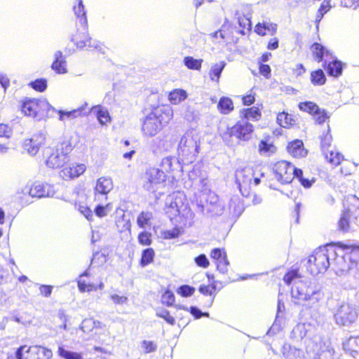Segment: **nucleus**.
Wrapping results in <instances>:
<instances>
[{"mask_svg":"<svg viewBox=\"0 0 359 359\" xmlns=\"http://www.w3.org/2000/svg\"><path fill=\"white\" fill-rule=\"evenodd\" d=\"M31 352L36 355L39 359H50L53 356L52 351L41 346H32Z\"/></svg>","mask_w":359,"mask_h":359,"instance_id":"43","label":"nucleus"},{"mask_svg":"<svg viewBox=\"0 0 359 359\" xmlns=\"http://www.w3.org/2000/svg\"><path fill=\"white\" fill-rule=\"evenodd\" d=\"M217 109L222 115H229L235 109L233 100L226 96H222L219 99Z\"/></svg>","mask_w":359,"mask_h":359,"instance_id":"25","label":"nucleus"},{"mask_svg":"<svg viewBox=\"0 0 359 359\" xmlns=\"http://www.w3.org/2000/svg\"><path fill=\"white\" fill-rule=\"evenodd\" d=\"M140 244L149 245L151 243V234L147 231L141 232L138 236Z\"/></svg>","mask_w":359,"mask_h":359,"instance_id":"61","label":"nucleus"},{"mask_svg":"<svg viewBox=\"0 0 359 359\" xmlns=\"http://www.w3.org/2000/svg\"><path fill=\"white\" fill-rule=\"evenodd\" d=\"M332 61L328 63H323V67L325 69L328 76L338 78L342 73L344 64L335 57H332Z\"/></svg>","mask_w":359,"mask_h":359,"instance_id":"19","label":"nucleus"},{"mask_svg":"<svg viewBox=\"0 0 359 359\" xmlns=\"http://www.w3.org/2000/svg\"><path fill=\"white\" fill-rule=\"evenodd\" d=\"M331 8L330 0H324L320 4L316 16V22H320L324 15L327 13Z\"/></svg>","mask_w":359,"mask_h":359,"instance_id":"52","label":"nucleus"},{"mask_svg":"<svg viewBox=\"0 0 359 359\" xmlns=\"http://www.w3.org/2000/svg\"><path fill=\"white\" fill-rule=\"evenodd\" d=\"M210 257L214 260L217 270L221 273L225 274L228 272L229 262L227 259L225 248H212Z\"/></svg>","mask_w":359,"mask_h":359,"instance_id":"13","label":"nucleus"},{"mask_svg":"<svg viewBox=\"0 0 359 359\" xmlns=\"http://www.w3.org/2000/svg\"><path fill=\"white\" fill-rule=\"evenodd\" d=\"M334 299H330L328 303L329 309L334 315L335 322L337 325L341 326H348L353 323L358 317V313L353 306L345 302H337V307L332 308L335 303Z\"/></svg>","mask_w":359,"mask_h":359,"instance_id":"6","label":"nucleus"},{"mask_svg":"<svg viewBox=\"0 0 359 359\" xmlns=\"http://www.w3.org/2000/svg\"><path fill=\"white\" fill-rule=\"evenodd\" d=\"M198 145L193 138H189L188 137H182L179 146L178 151L182 154V156H188L190 154L195 155L197 152Z\"/></svg>","mask_w":359,"mask_h":359,"instance_id":"20","label":"nucleus"},{"mask_svg":"<svg viewBox=\"0 0 359 359\" xmlns=\"http://www.w3.org/2000/svg\"><path fill=\"white\" fill-rule=\"evenodd\" d=\"M24 149L29 154L34 156L37 154L39 149V145L33 139H26L23 143Z\"/></svg>","mask_w":359,"mask_h":359,"instance_id":"50","label":"nucleus"},{"mask_svg":"<svg viewBox=\"0 0 359 359\" xmlns=\"http://www.w3.org/2000/svg\"><path fill=\"white\" fill-rule=\"evenodd\" d=\"M187 97V92L184 90L176 88L170 92L168 100L172 104H178Z\"/></svg>","mask_w":359,"mask_h":359,"instance_id":"39","label":"nucleus"},{"mask_svg":"<svg viewBox=\"0 0 359 359\" xmlns=\"http://www.w3.org/2000/svg\"><path fill=\"white\" fill-rule=\"evenodd\" d=\"M287 152L294 158H302L307 156L308 150L302 140L295 139L289 142L286 147Z\"/></svg>","mask_w":359,"mask_h":359,"instance_id":"17","label":"nucleus"},{"mask_svg":"<svg viewBox=\"0 0 359 359\" xmlns=\"http://www.w3.org/2000/svg\"><path fill=\"white\" fill-rule=\"evenodd\" d=\"M357 214L359 217V198L353 196L348 200V205L341 214L337 222V229L343 233H347L351 229V215Z\"/></svg>","mask_w":359,"mask_h":359,"instance_id":"10","label":"nucleus"},{"mask_svg":"<svg viewBox=\"0 0 359 359\" xmlns=\"http://www.w3.org/2000/svg\"><path fill=\"white\" fill-rule=\"evenodd\" d=\"M175 299L174 293L171 290L167 289L161 296V302L163 304L170 307L173 306Z\"/></svg>","mask_w":359,"mask_h":359,"instance_id":"56","label":"nucleus"},{"mask_svg":"<svg viewBox=\"0 0 359 359\" xmlns=\"http://www.w3.org/2000/svg\"><path fill=\"white\" fill-rule=\"evenodd\" d=\"M328 248H316L313 254L309 257L308 270L313 276L323 273L330 266V259L327 255Z\"/></svg>","mask_w":359,"mask_h":359,"instance_id":"9","label":"nucleus"},{"mask_svg":"<svg viewBox=\"0 0 359 359\" xmlns=\"http://www.w3.org/2000/svg\"><path fill=\"white\" fill-rule=\"evenodd\" d=\"M323 156L332 167H337L344 160V155L337 150H330L327 149L326 151H322Z\"/></svg>","mask_w":359,"mask_h":359,"instance_id":"26","label":"nucleus"},{"mask_svg":"<svg viewBox=\"0 0 359 359\" xmlns=\"http://www.w3.org/2000/svg\"><path fill=\"white\" fill-rule=\"evenodd\" d=\"M255 132V126L250 121L241 118L235 123L228 127L224 133L226 138H235L239 142H248L252 137Z\"/></svg>","mask_w":359,"mask_h":359,"instance_id":"8","label":"nucleus"},{"mask_svg":"<svg viewBox=\"0 0 359 359\" xmlns=\"http://www.w3.org/2000/svg\"><path fill=\"white\" fill-rule=\"evenodd\" d=\"M32 346L27 345L20 346L15 351L16 359H39L36 354L34 355L31 352Z\"/></svg>","mask_w":359,"mask_h":359,"instance_id":"41","label":"nucleus"},{"mask_svg":"<svg viewBox=\"0 0 359 359\" xmlns=\"http://www.w3.org/2000/svg\"><path fill=\"white\" fill-rule=\"evenodd\" d=\"M30 88L39 93L44 92L48 87V81L46 79H36L28 84Z\"/></svg>","mask_w":359,"mask_h":359,"instance_id":"48","label":"nucleus"},{"mask_svg":"<svg viewBox=\"0 0 359 359\" xmlns=\"http://www.w3.org/2000/svg\"><path fill=\"white\" fill-rule=\"evenodd\" d=\"M241 102L244 106H251L256 101V93L254 88L250 89L246 94L241 97Z\"/></svg>","mask_w":359,"mask_h":359,"instance_id":"53","label":"nucleus"},{"mask_svg":"<svg viewBox=\"0 0 359 359\" xmlns=\"http://www.w3.org/2000/svg\"><path fill=\"white\" fill-rule=\"evenodd\" d=\"M58 355L63 359H83L81 353L70 351L64 346H60L57 350Z\"/></svg>","mask_w":359,"mask_h":359,"instance_id":"46","label":"nucleus"},{"mask_svg":"<svg viewBox=\"0 0 359 359\" xmlns=\"http://www.w3.org/2000/svg\"><path fill=\"white\" fill-rule=\"evenodd\" d=\"M262 105L243 108L240 110V118L244 121H259L262 116Z\"/></svg>","mask_w":359,"mask_h":359,"instance_id":"18","label":"nucleus"},{"mask_svg":"<svg viewBox=\"0 0 359 359\" xmlns=\"http://www.w3.org/2000/svg\"><path fill=\"white\" fill-rule=\"evenodd\" d=\"M183 62L187 69L200 71L202 67L203 60L195 59L191 56H186L184 57Z\"/></svg>","mask_w":359,"mask_h":359,"instance_id":"45","label":"nucleus"},{"mask_svg":"<svg viewBox=\"0 0 359 359\" xmlns=\"http://www.w3.org/2000/svg\"><path fill=\"white\" fill-rule=\"evenodd\" d=\"M13 135V128L8 123H0V137L9 139Z\"/></svg>","mask_w":359,"mask_h":359,"instance_id":"60","label":"nucleus"},{"mask_svg":"<svg viewBox=\"0 0 359 359\" xmlns=\"http://www.w3.org/2000/svg\"><path fill=\"white\" fill-rule=\"evenodd\" d=\"M285 311V304L284 302L280 298V295L278 296V303H277V311L275 321L272 326L267 331L266 334L271 336L276 334L280 330V321L282 318L283 313Z\"/></svg>","mask_w":359,"mask_h":359,"instance_id":"21","label":"nucleus"},{"mask_svg":"<svg viewBox=\"0 0 359 359\" xmlns=\"http://www.w3.org/2000/svg\"><path fill=\"white\" fill-rule=\"evenodd\" d=\"M72 41L79 49L91 47V38L88 33V25L80 26V29L77 28L76 32L72 36Z\"/></svg>","mask_w":359,"mask_h":359,"instance_id":"14","label":"nucleus"},{"mask_svg":"<svg viewBox=\"0 0 359 359\" xmlns=\"http://www.w3.org/2000/svg\"><path fill=\"white\" fill-rule=\"evenodd\" d=\"M73 11L76 16V25L78 26L88 25V20L86 16V11H85L84 5L82 0H79L76 5L73 6Z\"/></svg>","mask_w":359,"mask_h":359,"instance_id":"27","label":"nucleus"},{"mask_svg":"<svg viewBox=\"0 0 359 359\" xmlns=\"http://www.w3.org/2000/svg\"><path fill=\"white\" fill-rule=\"evenodd\" d=\"M276 121L280 127L285 128H292L297 124V120L294 116L286 111L278 113L276 116Z\"/></svg>","mask_w":359,"mask_h":359,"instance_id":"30","label":"nucleus"},{"mask_svg":"<svg viewBox=\"0 0 359 359\" xmlns=\"http://www.w3.org/2000/svg\"><path fill=\"white\" fill-rule=\"evenodd\" d=\"M95 324V321L93 319H84L80 325V328L84 332H88L94 328Z\"/></svg>","mask_w":359,"mask_h":359,"instance_id":"64","label":"nucleus"},{"mask_svg":"<svg viewBox=\"0 0 359 359\" xmlns=\"http://www.w3.org/2000/svg\"><path fill=\"white\" fill-rule=\"evenodd\" d=\"M315 335L313 333V328L310 324L298 323L296 325L290 332V337L293 341H300L304 338L312 337Z\"/></svg>","mask_w":359,"mask_h":359,"instance_id":"16","label":"nucleus"},{"mask_svg":"<svg viewBox=\"0 0 359 359\" xmlns=\"http://www.w3.org/2000/svg\"><path fill=\"white\" fill-rule=\"evenodd\" d=\"M233 28L229 25H222V27L215 32V37H220L226 43H231L234 41L233 36Z\"/></svg>","mask_w":359,"mask_h":359,"instance_id":"36","label":"nucleus"},{"mask_svg":"<svg viewBox=\"0 0 359 359\" xmlns=\"http://www.w3.org/2000/svg\"><path fill=\"white\" fill-rule=\"evenodd\" d=\"M86 170V167L83 163H72L63 165L60 175L64 180H72L79 177L85 172Z\"/></svg>","mask_w":359,"mask_h":359,"instance_id":"15","label":"nucleus"},{"mask_svg":"<svg viewBox=\"0 0 359 359\" xmlns=\"http://www.w3.org/2000/svg\"><path fill=\"white\" fill-rule=\"evenodd\" d=\"M291 297L295 304L316 307L324 298L320 286L310 281L298 280L293 283Z\"/></svg>","mask_w":359,"mask_h":359,"instance_id":"2","label":"nucleus"},{"mask_svg":"<svg viewBox=\"0 0 359 359\" xmlns=\"http://www.w3.org/2000/svg\"><path fill=\"white\" fill-rule=\"evenodd\" d=\"M226 65L224 61H220L211 65L208 72V76L211 81L217 85L219 83L221 75Z\"/></svg>","mask_w":359,"mask_h":359,"instance_id":"29","label":"nucleus"},{"mask_svg":"<svg viewBox=\"0 0 359 359\" xmlns=\"http://www.w3.org/2000/svg\"><path fill=\"white\" fill-rule=\"evenodd\" d=\"M173 117V110L167 105L163 104L154 107L145 117L142 132L144 136L153 137L158 134L164 126L170 123Z\"/></svg>","mask_w":359,"mask_h":359,"instance_id":"3","label":"nucleus"},{"mask_svg":"<svg viewBox=\"0 0 359 359\" xmlns=\"http://www.w3.org/2000/svg\"><path fill=\"white\" fill-rule=\"evenodd\" d=\"M300 278L301 275L299 272V268L294 265L284 275L283 281L286 285H290L292 283H294L296 281L300 280Z\"/></svg>","mask_w":359,"mask_h":359,"instance_id":"37","label":"nucleus"},{"mask_svg":"<svg viewBox=\"0 0 359 359\" xmlns=\"http://www.w3.org/2000/svg\"><path fill=\"white\" fill-rule=\"evenodd\" d=\"M272 172L275 179L281 184H289L295 177L304 188L311 187L315 182L314 178L311 180L304 178L302 170L296 168L291 162L285 160L274 163L272 165Z\"/></svg>","mask_w":359,"mask_h":359,"instance_id":"4","label":"nucleus"},{"mask_svg":"<svg viewBox=\"0 0 359 359\" xmlns=\"http://www.w3.org/2000/svg\"><path fill=\"white\" fill-rule=\"evenodd\" d=\"M306 351L313 359H333L334 348L331 342L320 334L313 335L304 341Z\"/></svg>","mask_w":359,"mask_h":359,"instance_id":"5","label":"nucleus"},{"mask_svg":"<svg viewBox=\"0 0 359 359\" xmlns=\"http://www.w3.org/2000/svg\"><path fill=\"white\" fill-rule=\"evenodd\" d=\"M180 234V230L178 228H174L170 230L163 231L161 233L164 239H172L178 237Z\"/></svg>","mask_w":359,"mask_h":359,"instance_id":"62","label":"nucleus"},{"mask_svg":"<svg viewBox=\"0 0 359 359\" xmlns=\"http://www.w3.org/2000/svg\"><path fill=\"white\" fill-rule=\"evenodd\" d=\"M93 109L99 123L106 126L111 122V117L108 109L101 105H95L91 107Z\"/></svg>","mask_w":359,"mask_h":359,"instance_id":"28","label":"nucleus"},{"mask_svg":"<svg viewBox=\"0 0 359 359\" xmlns=\"http://www.w3.org/2000/svg\"><path fill=\"white\" fill-rule=\"evenodd\" d=\"M194 261L197 266L204 269L207 268L210 264L208 257L204 254H201L196 257Z\"/></svg>","mask_w":359,"mask_h":359,"instance_id":"63","label":"nucleus"},{"mask_svg":"<svg viewBox=\"0 0 359 359\" xmlns=\"http://www.w3.org/2000/svg\"><path fill=\"white\" fill-rule=\"evenodd\" d=\"M153 214L149 211H142L137 217V224L140 228H145L151 224Z\"/></svg>","mask_w":359,"mask_h":359,"instance_id":"44","label":"nucleus"},{"mask_svg":"<svg viewBox=\"0 0 359 359\" xmlns=\"http://www.w3.org/2000/svg\"><path fill=\"white\" fill-rule=\"evenodd\" d=\"M49 107L50 104L46 99L25 97L19 102V109L22 114L33 118L43 115Z\"/></svg>","mask_w":359,"mask_h":359,"instance_id":"7","label":"nucleus"},{"mask_svg":"<svg viewBox=\"0 0 359 359\" xmlns=\"http://www.w3.org/2000/svg\"><path fill=\"white\" fill-rule=\"evenodd\" d=\"M165 215L170 220L177 219L180 217V210L178 206L177 198H175L165 207Z\"/></svg>","mask_w":359,"mask_h":359,"instance_id":"38","label":"nucleus"},{"mask_svg":"<svg viewBox=\"0 0 359 359\" xmlns=\"http://www.w3.org/2000/svg\"><path fill=\"white\" fill-rule=\"evenodd\" d=\"M54 194L55 189L53 186L45 182H35L31 185L29 189V194L32 197H50L53 196Z\"/></svg>","mask_w":359,"mask_h":359,"instance_id":"12","label":"nucleus"},{"mask_svg":"<svg viewBox=\"0 0 359 359\" xmlns=\"http://www.w3.org/2000/svg\"><path fill=\"white\" fill-rule=\"evenodd\" d=\"M343 347L346 353L353 358H359V336L350 337L348 341L343 344Z\"/></svg>","mask_w":359,"mask_h":359,"instance_id":"31","label":"nucleus"},{"mask_svg":"<svg viewBox=\"0 0 359 359\" xmlns=\"http://www.w3.org/2000/svg\"><path fill=\"white\" fill-rule=\"evenodd\" d=\"M313 116L316 124L321 126L325 122L328 124L330 116L325 109H320L319 111L315 114Z\"/></svg>","mask_w":359,"mask_h":359,"instance_id":"54","label":"nucleus"},{"mask_svg":"<svg viewBox=\"0 0 359 359\" xmlns=\"http://www.w3.org/2000/svg\"><path fill=\"white\" fill-rule=\"evenodd\" d=\"M310 80L313 86H323L326 81L327 79L323 69H318L311 72Z\"/></svg>","mask_w":359,"mask_h":359,"instance_id":"40","label":"nucleus"},{"mask_svg":"<svg viewBox=\"0 0 359 359\" xmlns=\"http://www.w3.org/2000/svg\"><path fill=\"white\" fill-rule=\"evenodd\" d=\"M281 353L285 359H305L304 351L297 348L290 344L285 343L281 348Z\"/></svg>","mask_w":359,"mask_h":359,"instance_id":"22","label":"nucleus"},{"mask_svg":"<svg viewBox=\"0 0 359 359\" xmlns=\"http://www.w3.org/2000/svg\"><path fill=\"white\" fill-rule=\"evenodd\" d=\"M277 32V24L272 22L258 23L255 26V32L259 36L274 35Z\"/></svg>","mask_w":359,"mask_h":359,"instance_id":"33","label":"nucleus"},{"mask_svg":"<svg viewBox=\"0 0 359 359\" xmlns=\"http://www.w3.org/2000/svg\"><path fill=\"white\" fill-rule=\"evenodd\" d=\"M195 290V287L193 286L189 285H182L177 288V292L183 297H189L194 294Z\"/></svg>","mask_w":359,"mask_h":359,"instance_id":"57","label":"nucleus"},{"mask_svg":"<svg viewBox=\"0 0 359 359\" xmlns=\"http://www.w3.org/2000/svg\"><path fill=\"white\" fill-rule=\"evenodd\" d=\"M141 348L146 354L155 352L157 349V345L152 341L143 340L141 341Z\"/></svg>","mask_w":359,"mask_h":359,"instance_id":"58","label":"nucleus"},{"mask_svg":"<svg viewBox=\"0 0 359 359\" xmlns=\"http://www.w3.org/2000/svg\"><path fill=\"white\" fill-rule=\"evenodd\" d=\"M112 189V180L109 177H102L97 180L95 191L100 194L107 195Z\"/></svg>","mask_w":359,"mask_h":359,"instance_id":"32","label":"nucleus"},{"mask_svg":"<svg viewBox=\"0 0 359 359\" xmlns=\"http://www.w3.org/2000/svg\"><path fill=\"white\" fill-rule=\"evenodd\" d=\"M318 137L321 151H326L330 148L333 141V136L329 124H327L325 128H320L319 129Z\"/></svg>","mask_w":359,"mask_h":359,"instance_id":"23","label":"nucleus"},{"mask_svg":"<svg viewBox=\"0 0 359 359\" xmlns=\"http://www.w3.org/2000/svg\"><path fill=\"white\" fill-rule=\"evenodd\" d=\"M156 316L164 319L165 321L170 325H174L175 324V318L171 316L169 311L165 309H157L156 311Z\"/></svg>","mask_w":359,"mask_h":359,"instance_id":"51","label":"nucleus"},{"mask_svg":"<svg viewBox=\"0 0 359 359\" xmlns=\"http://www.w3.org/2000/svg\"><path fill=\"white\" fill-rule=\"evenodd\" d=\"M65 158L57 150L53 151L50 153L48 158L46 159V165L50 168H58L64 165Z\"/></svg>","mask_w":359,"mask_h":359,"instance_id":"35","label":"nucleus"},{"mask_svg":"<svg viewBox=\"0 0 359 359\" xmlns=\"http://www.w3.org/2000/svg\"><path fill=\"white\" fill-rule=\"evenodd\" d=\"M310 50L313 60L318 63L323 60L324 55L330 54L329 50H326L322 44L318 42L311 45Z\"/></svg>","mask_w":359,"mask_h":359,"instance_id":"34","label":"nucleus"},{"mask_svg":"<svg viewBox=\"0 0 359 359\" xmlns=\"http://www.w3.org/2000/svg\"><path fill=\"white\" fill-rule=\"evenodd\" d=\"M73 148L74 146L72 144V143L68 140H65L60 144L56 150L59 151L60 154L62 155V156H64V158L66 159L67 156L71 153V151L73 150Z\"/></svg>","mask_w":359,"mask_h":359,"instance_id":"55","label":"nucleus"},{"mask_svg":"<svg viewBox=\"0 0 359 359\" xmlns=\"http://www.w3.org/2000/svg\"><path fill=\"white\" fill-rule=\"evenodd\" d=\"M298 108L300 111L308 113L312 116L318 113L320 109L316 102L312 101L301 102L298 104Z\"/></svg>","mask_w":359,"mask_h":359,"instance_id":"42","label":"nucleus"},{"mask_svg":"<svg viewBox=\"0 0 359 359\" xmlns=\"http://www.w3.org/2000/svg\"><path fill=\"white\" fill-rule=\"evenodd\" d=\"M277 148L273 142L264 140H262L259 142L258 151L260 154H274Z\"/></svg>","mask_w":359,"mask_h":359,"instance_id":"47","label":"nucleus"},{"mask_svg":"<svg viewBox=\"0 0 359 359\" xmlns=\"http://www.w3.org/2000/svg\"><path fill=\"white\" fill-rule=\"evenodd\" d=\"M177 308L189 311L195 319H200L203 317V311L196 306H191L189 309L184 306H178Z\"/></svg>","mask_w":359,"mask_h":359,"instance_id":"59","label":"nucleus"},{"mask_svg":"<svg viewBox=\"0 0 359 359\" xmlns=\"http://www.w3.org/2000/svg\"><path fill=\"white\" fill-rule=\"evenodd\" d=\"M52 69L58 74L67 72V61L62 51L58 50L54 55V60L51 64Z\"/></svg>","mask_w":359,"mask_h":359,"instance_id":"24","label":"nucleus"},{"mask_svg":"<svg viewBox=\"0 0 359 359\" xmlns=\"http://www.w3.org/2000/svg\"><path fill=\"white\" fill-rule=\"evenodd\" d=\"M236 182L243 195H248L252 180V170L250 168L237 169L235 174Z\"/></svg>","mask_w":359,"mask_h":359,"instance_id":"11","label":"nucleus"},{"mask_svg":"<svg viewBox=\"0 0 359 359\" xmlns=\"http://www.w3.org/2000/svg\"><path fill=\"white\" fill-rule=\"evenodd\" d=\"M155 253L153 248H144L142 252L140 265L146 266L153 262Z\"/></svg>","mask_w":359,"mask_h":359,"instance_id":"49","label":"nucleus"},{"mask_svg":"<svg viewBox=\"0 0 359 359\" xmlns=\"http://www.w3.org/2000/svg\"><path fill=\"white\" fill-rule=\"evenodd\" d=\"M143 187L153 190L158 185H173L177 182L173 168L172 158L167 156L161 159L158 167L149 166L141 175Z\"/></svg>","mask_w":359,"mask_h":359,"instance_id":"1","label":"nucleus"}]
</instances>
